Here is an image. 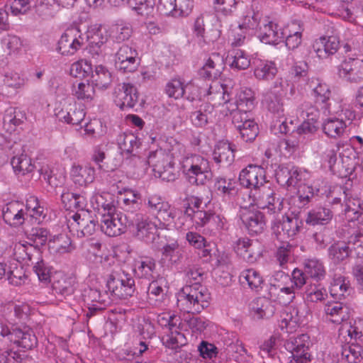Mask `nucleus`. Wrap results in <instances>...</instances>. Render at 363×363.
Instances as JSON below:
<instances>
[{
	"label": "nucleus",
	"instance_id": "35",
	"mask_svg": "<svg viewBox=\"0 0 363 363\" xmlns=\"http://www.w3.org/2000/svg\"><path fill=\"white\" fill-rule=\"evenodd\" d=\"M26 119V114L15 107L8 108L4 113L3 123L8 132L15 131L17 126L21 125Z\"/></svg>",
	"mask_w": 363,
	"mask_h": 363
},
{
	"label": "nucleus",
	"instance_id": "47",
	"mask_svg": "<svg viewBox=\"0 0 363 363\" xmlns=\"http://www.w3.org/2000/svg\"><path fill=\"white\" fill-rule=\"evenodd\" d=\"M91 80L96 87L106 89L112 82L111 74L104 66L98 65L92 72Z\"/></svg>",
	"mask_w": 363,
	"mask_h": 363
},
{
	"label": "nucleus",
	"instance_id": "21",
	"mask_svg": "<svg viewBox=\"0 0 363 363\" xmlns=\"http://www.w3.org/2000/svg\"><path fill=\"white\" fill-rule=\"evenodd\" d=\"M235 145L228 140L218 141L213 152V160L219 165L229 166L235 160Z\"/></svg>",
	"mask_w": 363,
	"mask_h": 363
},
{
	"label": "nucleus",
	"instance_id": "31",
	"mask_svg": "<svg viewBox=\"0 0 363 363\" xmlns=\"http://www.w3.org/2000/svg\"><path fill=\"white\" fill-rule=\"evenodd\" d=\"M173 162V154L162 148L150 152L147 157V164L152 167L155 172L168 167Z\"/></svg>",
	"mask_w": 363,
	"mask_h": 363
},
{
	"label": "nucleus",
	"instance_id": "54",
	"mask_svg": "<svg viewBox=\"0 0 363 363\" xmlns=\"http://www.w3.org/2000/svg\"><path fill=\"white\" fill-rule=\"evenodd\" d=\"M72 94L79 100H91L95 90L93 84L88 82H80L72 85Z\"/></svg>",
	"mask_w": 363,
	"mask_h": 363
},
{
	"label": "nucleus",
	"instance_id": "12",
	"mask_svg": "<svg viewBox=\"0 0 363 363\" xmlns=\"http://www.w3.org/2000/svg\"><path fill=\"white\" fill-rule=\"evenodd\" d=\"M82 296L84 302L88 305L87 318L94 315L97 311L104 310L112 302L109 293L99 289H86Z\"/></svg>",
	"mask_w": 363,
	"mask_h": 363
},
{
	"label": "nucleus",
	"instance_id": "36",
	"mask_svg": "<svg viewBox=\"0 0 363 363\" xmlns=\"http://www.w3.org/2000/svg\"><path fill=\"white\" fill-rule=\"evenodd\" d=\"M345 340L347 343L342 347V359L347 363H357L362 358L363 343Z\"/></svg>",
	"mask_w": 363,
	"mask_h": 363
},
{
	"label": "nucleus",
	"instance_id": "6",
	"mask_svg": "<svg viewBox=\"0 0 363 363\" xmlns=\"http://www.w3.org/2000/svg\"><path fill=\"white\" fill-rule=\"evenodd\" d=\"M225 89L218 82H213L208 89V95L216 94L223 99L225 104L235 106L241 111H251L255 107V94L250 88H245L238 94L235 103L230 101L229 95L225 94Z\"/></svg>",
	"mask_w": 363,
	"mask_h": 363
},
{
	"label": "nucleus",
	"instance_id": "51",
	"mask_svg": "<svg viewBox=\"0 0 363 363\" xmlns=\"http://www.w3.org/2000/svg\"><path fill=\"white\" fill-rule=\"evenodd\" d=\"M60 116V118L67 123L79 125L84 120L85 112L82 108L77 107L74 104L71 105L67 111H61Z\"/></svg>",
	"mask_w": 363,
	"mask_h": 363
},
{
	"label": "nucleus",
	"instance_id": "53",
	"mask_svg": "<svg viewBox=\"0 0 363 363\" xmlns=\"http://www.w3.org/2000/svg\"><path fill=\"white\" fill-rule=\"evenodd\" d=\"M52 290L55 294L64 297L72 294L74 291L73 279L61 276L60 279L53 281Z\"/></svg>",
	"mask_w": 363,
	"mask_h": 363
},
{
	"label": "nucleus",
	"instance_id": "28",
	"mask_svg": "<svg viewBox=\"0 0 363 363\" xmlns=\"http://www.w3.org/2000/svg\"><path fill=\"white\" fill-rule=\"evenodd\" d=\"M48 247L50 252L56 255L72 253L76 248L71 238L64 233L54 235L49 239Z\"/></svg>",
	"mask_w": 363,
	"mask_h": 363
},
{
	"label": "nucleus",
	"instance_id": "25",
	"mask_svg": "<svg viewBox=\"0 0 363 363\" xmlns=\"http://www.w3.org/2000/svg\"><path fill=\"white\" fill-rule=\"evenodd\" d=\"M303 223L299 219L297 215L283 216L282 221L274 222L272 225V229L274 233L278 235H280L281 228L284 235L288 238L294 237L301 230Z\"/></svg>",
	"mask_w": 363,
	"mask_h": 363
},
{
	"label": "nucleus",
	"instance_id": "33",
	"mask_svg": "<svg viewBox=\"0 0 363 363\" xmlns=\"http://www.w3.org/2000/svg\"><path fill=\"white\" fill-rule=\"evenodd\" d=\"M333 213L329 208L317 207L308 211L306 223L311 225H328L333 219Z\"/></svg>",
	"mask_w": 363,
	"mask_h": 363
},
{
	"label": "nucleus",
	"instance_id": "34",
	"mask_svg": "<svg viewBox=\"0 0 363 363\" xmlns=\"http://www.w3.org/2000/svg\"><path fill=\"white\" fill-rule=\"evenodd\" d=\"M308 85L309 88L313 89V94L317 103L324 104V108L329 109V104L328 101L330 100L331 91L329 86L325 84L319 82L318 79H311L308 81Z\"/></svg>",
	"mask_w": 363,
	"mask_h": 363
},
{
	"label": "nucleus",
	"instance_id": "29",
	"mask_svg": "<svg viewBox=\"0 0 363 363\" xmlns=\"http://www.w3.org/2000/svg\"><path fill=\"white\" fill-rule=\"evenodd\" d=\"M326 318L331 322L340 324L350 318L349 308L339 301L328 302L324 306Z\"/></svg>",
	"mask_w": 363,
	"mask_h": 363
},
{
	"label": "nucleus",
	"instance_id": "43",
	"mask_svg": "<svg viewBox=\"0 0 363 363\" xmlns=\"http://www.w3.org/2000/svg\"><path fill=\"white\" fill-rule=\"evenodd\" d=\"M26 215L34 219L37 223L43 222L47 215L46 208L41 206L37 197L31 196L26 200Z\"/></svg>",
	"mask_w": 363,
	"mask_h": 363
},
{
	"label": "nucleus",
	"instance_id": "15",
	"mask_svg": "<svg viewBox=\"0 0 363 363\" xmlns=\"http://www.w3.org/2000/svg\"><path fill=\"white\" fill-rule=\"evenodd\" d=\"M114 102L121 110L133 108L138 101L137 88L130 83H122L115 88Z\"/></svg>",
	"mask_w": 363,
	"mask_h": 363
},
{
	"label": "nucleus",
	"instance_id": "26",
	"mask_svg": "<svg viewBox=\"0 0 363 363\" xmlns=\"http://www.w3.org/2000/svg\"><path fill=\"white\" fill-rule=\"evenodd\" d=\"M72 182L79 186H86L95 179V169L90 164H74L70 171Z\"/></svg>",
	"mask_w": 363,
	"mask_h": 363
},
{
	"label": "nucleus",
	"instance_id": "55",
	"mask_svg": "<svg viewBox=\"0 0 363 363\" xmlns=\"http://www.w3.org/2000/svg\"><path fill=\"white\" fill-rule=\"evenodd\" d=\"M150 283L147 289V295L149 299H155L156 302L160 301V297L164 295V288L166 287V279L163 277L158 276Z\"/></svg>",
	"mask_w": 363,
	"mask_h": 363
},
{
	"label": "nucleus",
	"instance_id": "64",
	"mask_svg": "<svg viewBox=\"0 0 363 363\" xmlns=\"http://www.w3.org/2000/svg\"><path fill=\"white\" fill-rule=\"evenodd\" d=\"M140 194L134 191H127L125 197L123 199V208L126 211L133 212L140 208Z\"/></svg>",
	"mask_w": 363,
	"mask_h": 363
},
{
	"label": "nucleus",
	"instance_id": "7",
	"mask_svg": "<svg viewBox=\"0 0 363 363\" xmlns=\"http://www.w3.org/2000/svg\"><path fill=\"white\" fill-rule=\"evenodd\" d=\"M106 286L111 295L120 299L131 296L135 291V280L124 271L111 274L106 281Z\"/></svg>",
	"mask_w": 363,
	"mask_h": 363
},
{
	"label": "nucleus",
	"instance_id": "5",
	"mask_svg": "<svg viewBox=\"0 0 363 363\" xmlns=\"http://www.w3.org/2000/svg\"><path fill=\"white\" fill-rule=\"evenodd\" d=\"M143 205L144 208L141 212L149 218L156 219L161 228H163L164 225H169L178 212L177 208H172L167 201L157 194L145 198Z\"/></svg>",
	"mask_w": 363,
	"mask_h": 363
},
{
	"label": "nucleus",
	"instance_id": "27",
	"mask_svg": "<svg viewBox=\"0 0 363 363\" xmlns=\"http://www.w3.org/2000/svg\"><path fill=\"white\" fill-rule=\"evenodd\" d=\"M133 272L140 279L150 280L155 279L156 262L150 257H140L134 261Z\"/></svg>",
	"mask_w": 363,
	"mask_h": 363
},
{
	"label": "nucleus",
	"instance_id": "45",
	"mask_svg": "<svg viewBox=\"0 0 363 363\" xmlns=\"http://www.w3.org/2000/svg\"><path fill=\"white\" fill-rule=\"evenodd\" d=\"M328 257L334 264H339L347 259L352 250L345 242H336L328 248Z\"/></svg>",
	"mask_w": 363,
	"mask_h": 363
},
{
	"label": "nucleus",
	"instance_id": "40",
	"mask_svg": "<svg viewBox=\"0 0 363 363\" xmlns=\"http://www.w3.org/2000/svg\"><path fill=\"white\" fill-rule=\"evenodd\" d=\"M21 152L22 150L10 156L11 157V164L16 174L25 175L32 172L35 166L32 163L31 159Z\"/></svg>",
	"mask_w": 363,
	"mask_h": 363
},
{
	"label": "nucleus",
	"instance_id": "63",
	"mask_svg": "<svg viewBox=\"0 0 363 363\" xmlns=\"http://www.w3.org/2000/svg\"><path fill=\"white\" fill-rule=\"evenodd\" d=\"M259 21V13L255 12L253 10H249L242 17V22L239 24L238 27L245 30H254L257 28Z\"/></svg>",
	"mask_w": 363,
	"mask_h": 363
},
{
	"label": "nucleus",
	"instance_id": "58",
	"mask_svg": "<svg viewBox=\"0 0 363 363\" xmlns=\"http://www.w3.org/2000/svg\"><path fill=\"white\" fill-rule=\"evenodd\" d=\"M350 289V281L344 277L339 276L335 277L330 284V292L332 296L340 298L345 296V294Z\"/></svg>",
	"mask_w": 363,
	"mask_h": 363
},
{
	"label": "nucleus",
	"instance_id": "4",
	"mask_svg": "<svg viewBox=\"0 0 363 363\" xmlns=\"http://www.w3.org/2000/svg\"><path fill=\"white\" fill-rule=\"evenodd\" d=\"M183 172L191 184H204L211 177V169L208 159L191 154L182 161Z\"/></svg>",
	"mask_w": 363,
	"mask_h": 363
},
{
	"label": "nucleus",
	"instance_id": "50",
	"mask_svg": "<svg viewBox=\"0 0 363 363\" xmlns=\"http://www.w3.org/2000/svg\"><path fill=\"white\" fill-rule=\"evenodd\" d=\"M295 247L290 243L282 242L277 249L274 257L279 264L284 268L286 264L294 261Z\"/></svg>",
	"mask_w": 363,
	"mask_h": 363
},
{
	"label": "nucleus",
	"instance_id": "13",
	"mask_svg": "<svg viewBox=\"0 0 363 363\" xmlns=\"http://www.w3.org/2000/svg\"><path fill=\"white\" fill-rule=\"evenodd\" d=\"M238 216L250 235H257L264 231L266 222L262 212L254 208L241 207Z\"/></svg>",
	"mask_w": 363,
	"mask_h": 363
},
{
	"label": "nucleus",
	"instance_id": "22",
	"mask_svg": "<svg viewBox=\"0 0 363 363\" xmlns=\"http://www.w3.org/2000/svg\"><path fill=\"white\" fill-rule=\"evenodd\" d=\"M26 212L23 204L18 201H11L3 207L2 216L4 220L11 226L22 225L25 220Z\"/></svg>",
	"mask_w": 363,
	"mask_h": 363
},
{
	"label": "nucleus",
	"instance_id": "9",
	"mask_svg": "<svg viewBox=\"0 0 363 363\" xmlns=\"http://www.w3.org/2000/svg\"><path fill=\"white\" fill-rule=\"evenodd\" d=\"M337 116L327 118L323 123V130L330 138H337L342 136L347 126V122L354 118V113L348 108H342L337 112Z\"/></svg>",
	"mask_w": 363,
	"mask_h": 363
},
{
	"label": "nucleus",
	"instance_id": "59",
	"mask_svg": "<svg viewBox=\"0 0 363 363\" xmlns=\"http://www.w3.org/2000/svg\"><path fill=\"white\" fill-rule=\"evenodd\" d=\"M227 108L232 116V121L235 125L236 129L241 127L242 125L247 123V122L252 121L251 111H241L235 106H230L227 105Z\"/></svg>",
	"mask_w": 363,
	"mask_h": 363
},
{
	"label": "nucleus",
	"instance_id": "44",
	"mask_svg": "<svg viewBox=\"0 0 363 363\" xmlns=\"http://www.w3.org/2000/svg\"><path fill=\"white\" fill-rule=\"evenodd\" d=\"M307 275L305 271L296 268L293 270L291 276L289 277L288 274L283 272H277L274 274L275 279H282L285 281H290L292 286L296 291L300 290L305 284H308L306 281Z\"/></svg>",
	"mask_w": 363,
	"mask_h": 363
},
{
	"label": "nucleus",
	"instance_id": "39",
	"mask_svg": "<svg viewBox=\"0 0 363 363\" xmlns=\"http://www.w3.org/2000/svg\"><path fill=\"white\" fill-rule=\"evenodd\" d=\"M227 61L231 68L237 70L247 69L251 61L247 52L240 49H233L228 52Z\"/></svg>",
	"mask_w": 363,
	"mask_h": 363
},
{
	"label": "nucleus",
	"instance_id": "32",
	"mask_svg": "<svg viewBox=\"0 0 363 363\" xmlns=\"http://www.w3.org/2000/svg\"><path fill=\"white\" fill-rule=\"evenodd\" d=\"M85 43H88L89 52L92 55H99L101 46L107 41L108 38L101 28H91L84 34Z\"/></svg>",
	"mask_w": 363,
	"mask_h": 363
},
{
	"label": "nucleus",
	"instance_id": "19",
	"mask_svg": "<svg viewBox=\"0 0 363 363\" xmlns=\"http://www.w3.org/2000/svg\"><path fill=\"white\" fill-rule=\"evenodd\" d=\"M90 203L101 217L116 211L114 196L107 191H95L90 198Z\"/></svg>",
	"mask_w": 363,
	"mask_h": 363
},
{
	"label": "nucleus",
	"instance_id": "60",
	"mask_svg": "<svg viewBox=\"0 0 363 363\" xmlns=\"http://www.w3.org/2000/svg\"><path fill=\"white\" fill-rule=\"evenodd\" d=\"M237 130L242 140L246 143L252 142L258 135V126L254 120L247 122Z\"/></svg>",
	"mask_w": 363,
	"mask_h": 363
},
{
	"label": "nucleus",
	"instance_id": "57",
	"mask_svg": "<svg viewBox=\"0 0 363 363\" xmlns=\"http://www.w3.org/2000/svg\"><path fill=\"white\" fill-rule=\"evenodd\" d=\"M26 308L25 306L9 304L4 311V320L0 319V321L2 320L6 323L9 326L13 325L16 320L12 318V315L17 319L22 318L23 315L26 313Z\"/></svg>",
	"mask_w": 363,
	"mask_h": 363
},
{
	"label": "nucleus",
	"instance_id": "49",
	"mask_svg": "<svg viewBox=\"0 0 363 363\" xmlns=\"http://www.w3.org/2000/svg\"><path fill=\"white\" fill-rule=\"evenodd\" d=\"M344 330L347 333L350 341H354L363 343V320L359 319L350 323L349 325L344 324L340 329V334L342 335Z\"/></svg>",
	"mask_w": 363,
	"mask_h": 363
},
{
	"label": "nucleus",
	"instance_id": "14",
	"mask_svg": "<svg viewBox=\"0 0 363 363\" xmlns=\"http://www.w3.org/2000/svg\"><path fill=\"white\" fill-rule=\"evenodd\" d=\"M340 78L350 83H358L363 79V60L348 58L337 67Z\"/></svg>",
	"mask_w": 363,
	"mask_h": 363
},
{
	"label": "nucleus",
	"instance_id": "16",
	"mask_svg": "<svg viewBox=\"0 0 363 363\" xmlns=\"http://www.w3.org/2000/svg\"><path fill=\"white\" fill-rule=\"evenodd\" d=\"M236 254L247 263L253 264L262 256V248L257 241L240 238L235 243Z\"/></svg>",
	"mask_w": 363,
	"mask_h": 363
},
{
	"label": "nucleus",
	"instance_id": "62",
	"mask_svg": "<svg viewBox=\"0 0 363 363\" xmlns=\"http://www.w3.org/2000/svg\"><path fill=\"white\" fill-rule=\"evenodd\" d=\"M23 149L21 143H6L4 145H0V167L6 164L11 155L20 152Z\"/></svg>",
	"mask_w": 363,
	"mask_h": 363
},
{
	"label": "nucleus",
	"instance_id": "3",
	"mask_svg": "<svg viewBox=\"0 0 363 363\" xmlns=\"http://www.w3.org/2000/svg\"><path fill=\"white\" fill-rule=\"evenodd\" d=\"M37 343V337L30 328H14L6 323L0 321V348L9 347L13 344L18 347L31 350Z\"/></svg>",
	"mask_w": 363,
	"mask_h": 363
},
{
	"label": "nucleus",
	"instance_id": "17",
	"mask_svg": "<svg viewBox=\"0 0 363 363\" xmlns=\"http://www.w3.org/2000/svg\"><path fill=\"white\" fill-rule=\"evenodd\" d=\"M126 216L121 213L106 214L101 218V229L109 237H116L125 232Z\"/></svg>",
	"mask_w": 363,
	"mask_h": 363
},
{
	"label": "nucleus",
	"instance_id": "42",
	"mask_svg": "<svg viewBox=\"0 0 363 363\" xmlns=\"http://www.w3.org/2000/svg\"><path fill=\"white\" fill-rule=\"evenodd\" d=\"M262 104L270 112L280 116L284 113L281 93L277 91H266L263 94Z\"/></svg>",
	"mask_w": 363,
	"mask_h": 363
},
{
	"label": "nucleus",
	"instance_id": "10",
	"mask_svg": "<svg viewBox=\"0 0 363 363\" xmlns=\"http://www.w3.org/2000/svg\"><path fill=\"white\" fill-rule=\"evenodd\" d=\"M287 351L291 353V363H309L311 354L309 350V336L301 334L297 337H291L284 344Z\"/></svg>",
	"mask_w": 363,
	"mask_h": 363
},
{
	"label": "nucleus",
	"instance_id": "56",
	"mask_svg": "<svg viewBox=\"0 0 363 363\" xmlns=\"http://www.w3.org/2000/svg\"><path fill=\"white\" fill-rule=\"evenodd\" d=\"M272 306L264 298H257L252 303V310L257 318H267L273 313Z\"/></svg>",
	"mask_w": 363,
	"mask_h": 363
},
{
	"label": "nucleus",
	"instance_id": "8",
	"mask_svg": "<svg viewBox=\"0 0 363 363\" xmlns=\"http://www.w3.org/2000/svg\"><path fill=\"white\" fill-rule=\"evenodd\" d=\"M85 45V37L77 27L65 30L57 43V50L62 55L75 54Z\"/></svg>",
	"mask_w": 363,
	"mask_h": 363
},
{
	"label": "nucleus",
	"instance_id": "11",
	"mask_svg": "<svg viewBox=\"0 0 363 363\" xmlns=\"http://www.w3.org/2000/svg\"><path fill=\"white\" fill-rule=\"evenodd\" d=\"M67 225L70 230L76 231L77 235L82 238L94 234L97 221L89 211H82L70 215L67 218Z\"/></svg>",
	"mask_w": 363,
	"mask_h": 363
},
{
	"label": "nucleus",
	"instance_id": "1",
	"mask_svg": "<svg viewBox=\"0 0 363 363\" xmlns=\"http://www.w3.org/2000/svg\"><path fill=\"white\" fill-rule=\"evenodd\" d=\"M238 179L241 186L252 189L250 196L259 208L267 210L274 218L283 211L284 199L267 184L264 168L249 164L240 171Z\"/></svg>",
	"mask_w": 363,
	"mask_h": 363
},
{
	"label": "nucleus",
	"instance_id": "38",
	"mask_svg": "<svg viewBox=\"0 0 363 363\" xmlns=\"http://www.w3.org/2000/svg\"><path fill=\"white\" fill-rule=\"evenodd\" d=\"M239 281L244 287L247 286L252 290L258 291L262 289L263 279L259 272L255 269H247L240 273Z\"/></svg>",
	"mask_w": 363,
	"mask_h": 363
},
{
	"label": "nucleus",
	"instance_id": "24",
	"mask_svg": "<svg viewBox=\"0 0 363 363\" xmlns=\"http://www.w3.org/2000/svg\"><path fill=\"white\" fill-rule=\"evenodd\" d=\"M258 38L265 44L277 45L284 38L282 28L273 21H268L259 28Z\"/></svg>",
	"mask_w": 363,
	"mask_h": 363
},
{
	"label": "nucleus",
	"instance_id": "52",
	"mask_svg": "<svg viewBox=\"0 0 363 363\" xmlns=\"http://www.w3.org/2000/svg\"><path fill=\"white\" fill-rule=\"evenodd\" d=\"M326 290L320 284H308L303 294L304 299L308 302L316 303L327 297Z\"/></svg>",
	"mask_w": 363,
	"mask_h": 363
},
{
	"label": "nucleus",
	"instance_id": "61",
	"mask_svg": "<svg viewBox=\"0 0 363 363\" xmlns=\"http://www.w3.org/2000/svg\"><path fill=\"white\" fill-rule=\"evenodd\" d=\"M318 192V189H314L313 186L306 184H300L298 187L297 196L301 206L303 207L309 203Z\"/></svg>",
	"mask_w": 363,
	"mask_h": 363
},
{
	"label": "nucleus",
	"instance_id": "37",
	"mask_svg": "<svg viewBox=\"0 0 363 363\" xmlns=\"http://www.w3.org/2000/svg\"><path fill=\"white\" fill-rule=\"evenodd\" d=\"M192 210L189 207H185L184 211L178 209L177 216H174L172 221L169 225H164L163 228L170 229L174 228L179 230H186L193 226L192 224Z\"/></svg>",
	"mask_w": 363,
	"mask_h": 363
},
{
	"label": "nucleus",
	"instance_id": "20",
	"mask_svg": "<svg viewBox=\"0 0 363 363\" xmlns=\"http://www.w3.org/2000/svg\"><path fill=\"white\" fill-rule=\"evenodd\" d=\"M134 221L136 226L135 236L146 242L154 240L157 225L143 212L135 214Z\"/></svg>",
	"mask_w": 363,
	"mask_h": 363
},
{
	"label": "nucleus",
	"instance_id": "18",
	"mask_svg": "<svg viewBox=\"0 0 363 363\" xmlns=\"http://www.w3.org/2000/svg\"><path fill=\"white\" fill-rule=\"evenodd\" d=\"M340 48L339 37L335 35H323L313 43V49L320 59H327L335 55Z\"/></svg>",
	"mask_w": 363,
	"mask_h": 363
},
{
	"label": "nucleus",
	"instance_id": "46",
	"mask_svg": "<svg viewBox=\"0 0 363 363\" xmlns=\"http://www.w3.org/2000/svg\"><path fill=\"white\" fill-rule=\"evenodd\" d=\"M118 143L121 150L127 155L138 152L140 145V140L132 133H124L120 135Z\"/></svg>",
	"mask_w": 363,
	"mask_h": 363
},
{
	"label": "nucleus",
	"instance_id": "23",
	"mask_svg": "<svg viewBox=\"0 0 363 363\" xmlns=\"http://www.w3.org/2000/svg\"><path fill=\"white\" fill-rule=\"evenodd\" d=\"M252 65L255 77L259 81H269L273 79L278 72L276 63L274 61L256 58Z\"/></svg>",
	"mask_w": 363,
	"mask_h": 363
},
{
	"label": "nucleus",
	"instance_id": "2",
	"mask_svg": "<svg viewBox=\"0 0 363 363\" xmlns=\"http://www.w3.org/2000/svg\"><path fill=\"white\" fill-rule=\"evenodd\" d=\"M177 305L183 312L199 313L208 306L210 294L200 284L184 286L177 295Z\"/></svg>",
	"mask_w": 363,
	"mask_h": 363
},
{
	"label": "nucleus",
	"instance_id": "30",
	"mask_svg": "<svg viewBox=\"0 0 363 363\" xmlns=\"http://www.w3.org/2000/svg\"><path fill=\"white\" fill-rule=\"evenodd\" d=\"M223 67V58L218 53H213L199 70V75L204 79L217 78Z\"/></svg>",
	"mask_w": 363,
	"mask_h": 363
},
{
	"label": "nucleus",
	"instance_id": "48",
	"mask_svg": "<svg viewBox=\"0 0 363 363\" xmlns=\"http://www.w3.org/2000/svg\"><path fill=\"white\" fill-rule=\"evenodd\" d=\"M305 273L317 281L324 279L325 269L323 264L318 259H309L304 262Z\"/></svg>",
	"mask_w": 363,
	"mask_h": 363
},
{
	"label": "nucleus",
	"instance_id": "41",
	"mask_svg": "<svg viewBox=\"0 0 363 363\" xmlns=\"http://www.w3.org/2000/svg\"><path fill=\"white\" fill-rule=\"evenodd\" d=\"M34 254L39 255L38 250L27 242H19L14 245L13 256L18 262L28 264L32 261Z\"/></svg>",
	"mask_w": 363,
	"mask_h": 363
}]
</instances>
